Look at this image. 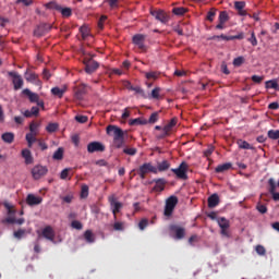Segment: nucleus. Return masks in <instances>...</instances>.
<instances>
[{
	"mask_svg": "<svg viewBox=\"0 0 279 279\" xmlns=\"http://www.w3.org/2000/svg\"><path fill=\"white\" fill-rule=\"evenodd\" d=\"M269 193L272 195L274 202H279V193L276 192V181L274 179L268 180Z\"/></svg>",
	"mask_w": 279,
	"mask_h": 279,
	"instance_id": "obj_19",
	"label": "nucleus"
},
{
	"mask_svg": "<svg viewBox=\"0 0 279 279\" xmlns=\"http://www.w3.org/2000/svg\"><path fill=\"white\" fill-rule=\"evenodd\" d=\"M238 146L240 149H251V150L256 149L254 146H252L250 143L243 140H238Z\"/></svg>",
	"mask_w": 279,
	"mask_h": 279,
	"instance_id": "obj_30",
	"label": "nucleus"
},
{
	"mask_svg": "<svg viewBox=\"0 0 279 279\" xmlns=\"http://www.w3.org/2000/svg\"><path fill=\"white\" fill-rule=\"evenodd\" d=\"M157 173L158 171L160 173L165 172V171H169V169H171V162H169V160H162L161 162L157 163Z\"/></svg>",
	"mask_w": 279,
	"mask_h": 279,
	"instance_id": "obj_21",
	"label": "nucleus"
},
{
	"mask_svg": "<svg viewBox=\"0 0 279 279\" xmlns=\"http://www.w3.org/2000/svg\"><path fill=\"white\" fill-rule=\"evenodd\" d=\"M71 171H73L72 168H65L61 171L60 173V179L61 180H66V178H69V175H71Z\"/></svg>",
	"mask_w": 279,
	"mask_h": 279,
	"instance_id": "obj_43",
	"label": "nucleus"
},
{
	"mask_svg": "<svg viewBox=\"0 0 279 279\" xmlns=\"http://www.w3.org/2000/svg\"><path fill=\"white\" fill-rule=\"evenodd\" d=\"M107 134H113V141H119L120 138H124L123 130L117 125H108Z\"/></svg>",
	"mask_w": 279,
	"mask_h": 279,
	"instance_id": "obj_10",
	"label": "nucleus"
},
{
	"mask_svg": "<svg viewBox=\"0 0 279 279\" xmlns=\"http://www.w3.org/2000/svg\"><path fill=\"white\" fill-rule=\"evenodd\" d=\"M38 128H40V124L37 122H32L29 124V133L31 135L38 136Z\"/></svg>",
	"mask_w": 279,
	"mask_h": 279,
	"instance_id": "obj_33",
	"label": "nucleus"
},
{
	"mask_svg": "<svg viewBox=\"0 0 279 279\" xmlns=\"http://www.w3.org/2000/svg\"><path fill=\"white\" fill-rule=\"evenodd\" d=\"M267 136H268V138H270V141H278L279 140V130H269L267 132Z\"/></svg>",
	"mask_w": 279,
	"mask_h": 279,
	"instance_id": "obj_36",
	"label": "nucleus"
},
{
	"mask_svg": "<svg viewBox=\"0 0 279 279\" xmlns=\"http://www.w3.org/2000/svg\"><path fill=\"white\" fill-rule=\"evenodd\" d=\"M43 238L47 239L48 241H56V231H53V228L51 226H47L44 228L43 232Z\"/></svg>",
	"mask_w": 279,
	"mask_h": 279,
	"instance_id": "obj_16",
	"label": "nucleus"
},
{
	"mask_svg": "<svg viewBox=\"0 0 279 279\" xmlns=\"http://www.w3.org/2000/svg\"><path fill=\"white\" fill-rule=\"evenodd\" d=\"M170 231L174 233V239L182 241L186 236V229L178 225L170 226Z\"/></svg>",
	"mask_w": 279,
	"mask_h": 279,
	"instance_id": "obj_13",
	"label": "nucleus"
},
{
	"mask_svg": "<svg viewBox=\"0 0 279 279\" xmlns=\"http://www.w3.org/2000/svg\"><path fill=\"white\" fill-rule=\"evenodd\" d=\"M247 43H251L252 47L258 46V39H256V34L254 33V31L251 32V37L247 38Z\"/></svg>",
	"mask_w": 279,
	"mask_h": 279,
	"instance_id": "obj_42",
	"label": "nucleus"
},
{
	"mask_svg": "<svg viewBox=\"0 0 279 279\" xmlns=\"http://www.w3.org/2000/svg\"><path fill=\"white\" fill-rule=\"evenodd\" d=\"M26 204L28 206H38L39 204H43V197L36 196L34 194H28L26 197Z\"/></svg>",
	"mask_w": 279,
	"mask_h": 279,
	"instance_id": "obj_17",
	"label": "nucleus"
},
{
	"mask_svg": "<svg viewBox=\"0 0 279 279\" xmlns=\"http://www.w3.org/2000/svg\"><path fill=\"white\" fill-rule=\"evenodd\" d=\"M95 165L97 167H108V161H106L105 159H100V160H96Z\"/></svg>",
	"mask_w": 279,
	"mask_h": 279,
	"instance_id": "obj_64",
	"label": "nucleus"
},
{
	"mask_svg": "<svg viewBox=\"0 0 279 279\" xmlns=\"http://www.w3.org/2000/svg\"><path fill=\"white\" fill-rule=\"evenodd\" d=\"M75 97H76L80 101H82V99H84V89H77V90L75 92Z\"/></svg>",
	"mask_w": 279,
	"mask_h": 279,
	"instance_id": "obj_63",
	"label": "nucleus"
},
{
	"mask_svg": "<svg viewBox=\"0 0 279 279\" xmlns=\"http://www.w3.org/2000/svg\"><path fill=\"white\" fill-rule=\"evenodd\" d=\"M158 72H146L145 77L146 80H158Z\"/></svg>",
	"mask_w": 279,
	"mask_h": 279,
	"instance_id": "obj_49",
	"label": "nucleus"
},
{
	"mask_svg": "<svg viewBox=\"0 0 279 279\" xmlns=\"http://www.w3.org/2000/svg\"><path fill=\"white\" fill-rule=\"evenodd\" d=\"M81 197H83V199L88 197V185H86V184L82 185Z\"/></svg>",
	"mask_w": 279,
	"mask_h": 279,
	"instance_id": "obj_51",
	"label": "nucleus"
},
{
	"mask_svg": "<svg viewBox=\"0 0 279 279\" xmlns=\"http://www.w3.org/2000/svg\"><path fill=\"white\" fill-rule=\"evenodd\" d=\"M105 3H108L111 10H114V8H119V0H105Z\"/></svg>",
	"mask_w": 279,
	"mask_h": 279,
	"instance_id": "obj_50",
	"label": "nucleus"
},
{
	"mask_svg": "<svg viewBox=\"0 0 279 279\" xmlns=\"http://www.w3.org/2000/svg\"><path fill=\"white\" fill-rule=\"evenodd\" d=\"M137 153H138V149H136V148L125 147L123 149V154H126V156H136Z\"/></svg>",
	"mask_w": 279,
	"mask_h": 279,
	"instance_id": "obj_45",
	"label": "nucleus"
},
{
	"mask_svg": "<svg viewBox=\"0 0 279 279\" xmlns=\"http://www.w3.org/2000/svg\"><path fill=\"white\" fill-rule=\"evenodd\" d=\"M80 32H81L83 38H88V34H89L88 27L82 26L80 28Z\"/></svg>",
	"mask_w": 279,
	"mask_h": 279,
	"instance_id": "obj_60",
	"label": "nucleus"
},
{
	"mask_svg": "<svg viewBox=\"0 0 279 279\" xmlns=\"http://www.w3.org/2000/svg\"><path fill=\"white\" fill-rule=\"evenodd\" d=\"M258 213H260V215H265L267 213V206L263 205L260 203L257 204L256 206Z\"/></svg>",
	"mask_w": 279,
	"mask_h": 279,
	"instance_id": "obj_57",
	"label": "nucleus"
},
{
	"mask_svg": "<svg viewBox=\"0 0 279 279\" xmlns=\"http://www.w3.org/2000/svg\"><path fill=\"white\" fill-rule=\"evenodd\" d=\"M147 226H149V220H147V218L142 219L138 223L140 230H145Z\"/></svg>",
	"mask_w": 279,
	"mask_h": 279,
	"instance_id": "obj_53",
	"label": "nucleus"
},
{
	"mask_svg": "<svg viewBox=\"0 0 279 279\" xmlns=\"http://www.w3.org/2000/svg\"><path fill=\"white\" fill-rule=\"evenodd\" d=\"M59 12H61L62 16H65V19H69V16L73 14V10H71V8L61 7V10Z\"/></svg>",
	"mask_w": 279,
	"mask_h": 279,
	"instance_id": "obj_44",
	"label": "nucleus"
},
{
	"mask_svg": "<svg viewBox=\"0 0 279 279\" xmlns=\"http://www.w3.org/2000/svg\"><path fill=\"white\" fill-rule=\"evenodd\" d=\"M7 75H8V77L11 78L14 90H21V88H23V85L25 84V82L23 81V76H21V74H19V72L9 71L7 73Z\"/></svg>",
	"mask_w": 279,
	"mask_h": 279,
	"instance_id": "obj_3",
	"label": "nucleus"
},
{
	"mask_svg": "<svg viewBox=\"0 0 279 279\" xmlns=\"http://www.w3.org/2000/svg\"><path fill=\"white\" fill-rule=\"evenodd\" d=\"M217 223L220 230H229L230 229V220L226 219V217L217 218Z\"/></svg>",
	"mask_w": 279,
	"mask_h": 279,
	"instance_id": "obj_24",
	"label": "nucleus"
},
{
	"mask_svg": "<svg viewBox=\"0 0 279 279\" xmlns=\"http://www.w3.org/2000/svg\"><path fill=\"white\" fill-rule=\"evenodd\" d=\"M256 253L258 254V256H265L267 254V250L265 248V246L258 244L255 247Z\"/></svg>",
	"mask_w": 279,
	"mask_h": 279,
	"instance_id": "obj_46",
	"label": "nucleus"
},
{
	"mask_svg": "<svg viewBox=\"0 0 279 279\" xmlns=\"http://www.w3.org/2000/svg\"><path fill=\"white\" fill-rule=\"evenodd\" d=\"M46 8L47 10H57V12H60L62 7H60V4H58L56 1H50L46 3Z\"/></svg>",
	"mask_w": 279,
	"mask_h": 279,
	"instance_id": "obj_37",
	"label": "nucleus"
},
{
	"mask_svg": "<svg viewBox=\"0 0 279 279\" xmlns=\"http://www.w3.org/2000/svg\"><path fill=\"white\" fill-rule=\"evenodd\" d=\"M83 64L85 66V73L88 75L95 73L99 69V63L95 60H93V56L85 57L83 59Z\"/></svg>",
	"mask_w": 279,
	"mask_h": 279,
	"instance_id": "obj_5",
	"label": "nucleus"
},
{
	"mask_svg": "<svg viewBox=\"0 0 279 279\" xmlns=\"http://www.w3.org/2000/svg\"><path fill=\"white\" fill-rule=\"evenodd\" d=\"M230 169H232V163L226 162V163H221V165L217 166L215 169V172L216 173H226V171H230Z\"/></svg>",
	"mask_w": 279,
	"mask_h": 279,
	"instance_id": "obj_25",
	"label": "nucleus"
},
{
	"mask_svg": "<svg viewBox=\"0 0 279 279\" xmlns=\"http://www.w3.org/2000/svg\"><path fill=\"white\" fill-rule=\"evenodd\" d=\"M22 157L25 160V165H33L34 163V157L32 156V151L29 149H23L22 150Z\"/></svg>",
	"mask_w": 279,
	"mask_h": 279,
	"instance_id": "obj_23",
	"label": "nucleus"
},
{
	"mask_svg": "<svg viewBox=\"0 0 279 279\" xmlns=\"http://www.w3.org/2000/svg\"><path fill=\"white\" fill-rule=\"evenodd\" d=\"M147 173H158V168L153 166L151 162H145L140 166L137 174L140 175L141 180H145V178H147Z\"/></svg>",
	"mask_w": 279,
	"mask_h": 279,
	"instance_id": "obj_4",
	"label": "nucleus"
},
{
	"mask_svg": "<svg viewBox=\"0 0 279 279\" xmlns=\"http://www.w3.org/2000/svg\"><path fill=\"white\" fill-rule=\"evenodd\" d=\"M75 121H77V123H86L88 121V117H86V116H76Z\"/></svg>",
	"mask_w": 279,
	"mask_h": 279,
	"instance_id": "obj_62",
	"label": "nucleus"
},
{
	"mask_svg": "<svg viewBox=\"0 0 279 279\" xmlns=\"http://www.w3.org/2000/svg\"><path fill=\"white\" fill-rule=\"evenodd\" d=\"M219 23H228L230 21V16L227 11H221L218 17Z\"/></svg>",
	"mask_w": 279,
	"mask_h": 279,
	"instance_id": "obj_38",
	"label": "nucleus"
},
{
	"mask_svg": "<svg viewBox=\"0 0 279 279\" xmlns=\"http://www.w3.org/2000/svg\"><path fill=\"white\" fill-rule=\"evenodd\" d=\"M49 172V169H47V167L45 166H35L32 169V175L34 178V180H40V178H45V174Z\"/></svg>",
	"mask_w": 279,
	"mask_h": 279,
	"instance_id": "obj_12",
	"label": "nucleus"
},
{
	"mask_svg": "<svg viewBox=\"0 0 279 279\" xmlns=\"http://www.w3.org/2000/svg\"><path fill=\"white\" fill-rule=\"evenodd\" d=\"M38 135H32L29 133L26 134L25 138H26V143L28 145V147H33L34 143H38V138H36Z\"/></svg>",
	"mask_w": 279,
	"mask_h": 279,
	"instance_id": "obj_31",
	"label": "nucleus"
},
{
	"mask_svg": "<svg viewBox=\"0 0 279 279\" xmlns=\"http://www.w3.org/2000/svg\"><path fill=\"white\" fill-rule=\"evenodd\" d=\"M146 38H147V36L143 35V34H136L133 36L132 43H133V45L138 47V49L141 51H147V46H145Z\"/></svg>",
	"mask_w": 279,
	"mask_h": 279,
	"instance_id": "obj_8",
	"label": "nucleus"
},
{
	"mask_svg": "<svg viewBox=\"0 0 279 279\" xmlns=\"http://www.w3.org/2000/svg\"><path fill=\"white\" fill-rule=\"evenodd\" d=\"M64 93H66V87L60 88V87H52L51 94L54 97H59V99H62L64 97Z\"/></svg>",
	"mask_w": 279,
	"mask_h": 279,
	"instance_id": "obj_26",
	"label": "nucleus"
},
{
	"mask_svg": "<svg viewBox=\"0 0 279 279\" xmlns=\"http://www.w3.org/2000/svg\"><path fill=\"white\" fill-rule=\"evenodd\" d=\"M156 122H158V112L151 113L149 119L147 120V123H156Z\"/></svg>",
	"mask_w": 279,
	"mask_h": 279,
	"instance_id": "obj_58",
	"label": "nucleus"
},
{
	"mask_svg": "<svg viewBox=\"0 0 279 279\" xmlns=\"http://www.w3.org/2000/svg\"><path fill=\"white\" fill-rule=\"evenodd\" d=\"M215 16H217V9L211 8V9L209 10V12H207L206 19H207V21H209L210 23H213V22L215 21Z\"/></svg>",
	"mask_w": 279,
	"mask_h": 279,
	"instance_id": "obj_39",
	"label": "nucleus"
},
{
	"mask_svg": "<svg viewBox=\"0 0 279 279\" xmlns=\"http://www.w3.org/2000/svg\"><path fill=\"white\" fill-rule=\"evenodd\" d=\"M58 123H49L47 126H46V132H48L49 134H53V132H58Z\"/></svg>",
	"mask_w": 279,
	"mask_h": 279,
	"instance_id": "obj_41",
	"label": "nucleus"
},
{
	"mask_svg": "<svg viewBox=\"0 0 279 279\" xmlns=\"http://www.w3.org/2000/svg\"><path fill=\"white\" fill-rule=\"evenodd\" d=\"M88 154H95V151H106V146L100 142H92L87 145Z\"/></svg>",
	"mask_w": 279,
	"mask_h": 279,
	"instance_id": "obj_15",
	"label": "nucleus"
},
{
	"mask_svg": "<svg viewBox=\"0 0 279 279\" xmlns=\"http://www.w3.org/2000/svg\"><path fill=\"white\" fill-rule=\"evenodd\" d=\"M151 16L156 19V21H159V23H162L163 25H167L169 23V14L165 12L163 10H150Z\"/></svg>",
	"mask_w": 279,
	"mask_h": 279,
	"instance_id": "obj_7",
	"label": "nucleus"
},
{
	"mask_svg": "<svg viewBox=\"0 0 279 279\" xmlns=\"http://www.w3.org/2000/svg\"><path fill=\"white\" fill-rule=\"evenodd\" d=\"M114 146L117 147V149H121V147H123V143H124V137L120 138V140H113Z\"/></svg>",
	"mask_w": 279,
	"mask_h": 279,
	"instance_id": "obj_61",
	"label": "nucleus"
},
{
	"mask_svg": "<svg viewBox=\"0 0 279 279\" xmlns=\"http://www.w3.org/2000/svg\"><path fill=\"white\" fill-rule=\"evenodd\" d=\"M208 208H217L219 206V195L213 194L208 197Z\"/></svg>",
	"mask_w": 279,
	"mask_h": 279,
	"instance_id": "obj_22",
	"label": "nucleus"
},
{
	"mask_svg": "<svg viewBox=\"0 0 279 279\" xmlns=\"http://www.w3.org/2000/svg\"><path fill=\"white\" fill-rule=\"evenodd\" d=\"M175 206H178V196H170L166 199L163 215L165 217H171L173 215V210H175Z\"/></svg>",
	"mask_w": 279,
	"mask_h": 279,
	"instance_id": "obj_6",
	"label": "nucleus"
},
{
	"mask_svg": "<svg viewBox=\"0 0 279 279\" xmlns=\"http://www.w3.org/2000/svg\"><path fill=\"white\" fill-rule=\"evenodd\" d=\"M129 125H147V119L136 118L129 121Z\"/></svg>",
	"mask_w": 279,
	"mask_h": 279,
	"instance_id": "obj_28",
	"label": "nucleus"
},
{
	"mask_svg": "<svg viewBox=\"0 0 279 279\" xmlns=\"http://www.w3.org/2000/svg\"><path fill=\"white\" fill-rule=\"evenodd\" d=\"M160 87H155L153 90H151V94H150V97L153 99H160Z\"/></svg>",
	"mask_w": 279,
	"mask_h": 279,
	"instance_id": "obj_47",
	"label": "nucleus"
},
{
	"mask_svg": "<svg viewBox=\"0 0 279 279\" xmlns=\"http://www.w3.org/2000/svg\"><path fill=\"white\" fill-rule=\"evenodd\" d=\"M84 239L87 243H95V234H93L92 230H86L84 232Z\"/></svg>",
	"mask_w": 279,
	"mask_h": 279,
	"instance_id": "obj_34",
	"label": "nucleus"
},
{
	"mask_svg": "<svg viewBox=\"0 0 279 279\" xmlns=\"http://www.w3.org/2000/svg\"><path fill=\"white\" fill-rule=\"evenodd\" d=\"M49 32H51V25L45 24V23L39 24L34 31V36H36L37 38H40L46 34H49Z\"/></svg>",
	"mask_w": 279,
	"mask_h": 279,
	"instance_id": "obj_14",
	"label": "nucleus"
},
{
	"mask_svg": "<svg viewBox=\"0 0 279 279\" xmlns=\"http://www.w3.org/2000/svg\"><path fill=\"white\" fill-rule=\"evenodd\" d=\"M136 95H140L141 97H146L145 96V90H143V88H141V86H135L132 89Z\"/></svg>",
	"mask_w": 279,
	"mask_h": 279,
	"instance_id": "obj_54",
	"label": "nucleus"
},
{
	"mask_svg": "<svg viewBox=\"0 0 279 279\" xmlns=\"http://www.w3.org/2000/svg\"><path fill=\"white\" fill-rule=\"evenodd\" d=\"M155 186L153 187V191H156L157 193H162L165 191V186H167V180L165 179H155Z\"/></svg>",
	"mask_w": 279,
	"mask_h": 279,
	"instance_id": "obj_18",
	"label": "nucleus"
},
{
	"mask_svg": "<svg viewBox=\"0 0 279 279\" xmlns=\"http://www.w3.org/2000/svg\"><path fill=\"white\" fill-rule=\"evenodd\" d=\"M109 204L111 206L113 219H117V214L121 213V208H123V203L118 202L117 197L114 196H109Z\"/></svg>",
	"mask_w": 279,
	"mask_h": 279,
	"instance_id": "obj_9",
	"label": "nucleus"
},
{
	"mask_svg": "<svg viewBox=\"0 0 279 279\" xmlns=\"http://www.w3.org/2000/svg\"><path fill=\"white\" fill-rule=\"evenodd\" d=\"M245 62V58L243 57H238L233 60V65L234 66H241Z\"/></svg>",
	"mask_w": 279,
	"mask_h": 279,
	"instance_id": "obj_56",
	"label": "nucleus"
},
{
	"mask_svg": "<svg viewBox=\"0 0 279 279\" xmlns=\"http://www.w3.org/2000/svg\"><path fill=\"white\" fill-rule=\"evenodd\" d=\"M265 88H272L274 90H279L278 81L270 80L265 82Z\"/></svg>",
	"mask_w": 279,
	"mask_h": 279,
	"instance_id": "obj_32",
	"label": "nucleus"
},
{
	"mask_svg": "<svg viewBox=\"0 0 279 279\" xmlns=\"http://www.w3.org/2000/svg\"><path fill=\"white\" fill-rule=\"evenodd\" d=\"M235 10H245V1H235L234 2Z\"/></svg>",
	"mask_w": 279,
	"mask_h": 279,
	"instance_id": "obj_55",
	"label": "nucleus"
},
{
	"mask_svg": "<svg viewBox=\"0 0 279 279\" xmlns=\"http://www.w3.org/2000/svg\"><path fill=\"white\" fill-rule=\"evenodd\" d=\"M13 235H14L15 239L21 241V239H23V236H25V229H19L17 231H15L13 233Z\"/></svg>",
	"mask_w": 279,
	"mask_h": 279,
	"instance_id": "obj_48",
	"label": "nucleus"
},
{
	"mask_svg": "<svg viewBox=\"0 0 279 279\" xmlns=\"http://www.w3.org/2000/svg\"><path fill=\"white\" fill-rule=\"evenodd\" d=\"M252 82H254V84H260L263 82V80H265V76H259V75H253L251 77Z\"/></svg>",
	"mask_w": 279,
	"mask_h": 279,
	"instance_id": "obj_59",
	"label": "nucleus"
},
{
	"mask_svg": "<svg viewBox=\"0 0 279 279\" xmlns=\"http://www.w3.org/2000/svg\"><path fill=\"white\" fill-rule=\"evenodd\" d=\"M4 208L8 210L9 217L2 220V223H17V226H23L25 223V218H19L14 217L16 210H14V206H12L10 203L3 204Z\"/></svg>",
	"mask_w": 279,
	"mask_h": 279,
	"instance_id": "obj_1",
	"label": "nucleus"
},
{
	"mask_svg": "<svg viewBox=\"0 0 279 279\" xmlns=\"http://www.w3.org/2000/svg\"><path fill=\"white\" fill-rule=\"evenodd\" d=\"M24 77L26 82H29L31 84H35V86H43V82L40 81L38 74L36 72H32L29 70H26Z\"/></svg>",
	"mask_w": 279,
	"mask_h": 279,
	"instance_id": "obj_11",
	"label": "nucleus"
},
{
	"mask_svg": "<svg viewBox=\"0 0 279 279\" xmlns=\"http://www.w3.org/2000/svg\"><path fill=\"white\" fill-rule=\"evenodd\" d=\"M23 95H26V97H28L29 101L32 104H36L38 102V100L40 99V97L38 96V94L36 93H32V90H29L28 88H25L22 90Z\"/></svg>",
	"mask_w": 279,
	"mask_h": 279,
	"instance_id": "obj_20",
	"label": "nucleus"
},
{
	"mask_svg": "<svg viewBox=\"0 0 279 279\" xmlns=\"http://www.w3.org/2000/svg\"><path fill=\"white\" fill-rule=\"evenodd\" d=\"M171 172L177 175L178 180H189V163L182 161L178 168H172Z\"/></svg>",
	"mask_w": 279,
	"mask_h": 279,
	"instance_id": "obj_2",
	"label": "nucleus"
},
{
	"mask_svg": "<svg viewBox=\"0 0 279 279\" xmlns=\"http://www.w3.org/2000/svg\"><path fill=\"white\" fill-rule=\"evenodd\" d=\"M172 13L175 14V16H184L186 14V8L180 7L172 9Z\"/></svg>",
	"mask_w": 279,
	"mask_h": 279,
	"instance_id": "obj_40",
	"label": "nucleus"
},
{
	"mask_svg": "<svg viewBox=\"0 0 279 279\" xmlns=\"http://www.w3.org/2000/svg\"><path fill=\"white\" fill-rule=\"evenodd\" d=\"M177 123H178V120H175V118H173L170 120V122L168 124H166L163 126V130H166V132L171 134V131L173 130V128H175Z\"/></svg>",
	"mask_w": 279,
	"mask_h": 279,
	"instance_id": "obj_35",
	"label": "nucleus"
},
{
	"mask_svg": "<svg viewBox=\"0 0 279 279\" xmlns=\"http://www.w3.org/2000/svg\"><path fill=\"white\" fill-rule=\"evenodd\" d=\"M3 143H8V145H12L14 143V133L5 132L1 135Z\"/></svg>",
	"mask_w": 279,
	"mask_h": 279,
	"instance_id": "obj_27",
	"label": "nucleus"
},
{
	"mask_svg": "<svg viewBox=\"0 0 279 279\" xmlns=\"http://www.w3.org/2000/svg\"><path fill=\"white\" fill-rule=\"evenodd\" d=\"M71 227L74 230H82V228H84V225H82L78 220H74L71 222Z\"/></svg>",
	"mask_w": 279,
	"mask_h": 279,
	"instance_id": "obj_52",
	"label": "nucleus"
},
{
	"mask_svg": "<svg viewBox=\"0 0 279 279\" xmlns=\"http://www.w3.org/2000/svg\"><path fill=\"white\" fill-rule=\"evenodd\" d=\"M64 158V148L59 147L52 155L53 160H63Z\"/></svg>",
	"mask_w": 279,
	"mask_h": 279,
	"instance_id": "obj_29",
	"label": "nucleus"
}]
</instances>
